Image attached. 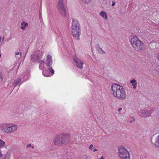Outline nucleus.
I'll return each instance as SVG.
<instances>
[{
    "label": "nucleus",
    "instance_id": "f8f14e48",
    "mask_svg": "<svg viewBox=\"0 0 159 159\" xmlns=\"http://www.w3.org/2000/svg\"><path fill=\"white\" fill-rule=\"evenodd\" d=\"M73 59L75 63L76 66L78 68L81 69L83 68L84 63L82 61L79 59L77 58L76 56L74 57Z\"/></svg>",
    "mask_w": 159,
    "mask_h": 159
},
{
    "label": "nucleus",
    "instance_id": "39448f33",
    "mask_svg": "<svg viewBox=\"0 0 159 159\" xmlns=\"http://www.w3.org/2000/svg\"><path fill=\"white\" fill-rule=\"evenodd\" d=\"M39 68L41 70H43L44 69L45 64L47 67H50L52 64V56L50 54H48L45 61L42 60L39 62Z\"/></svg>",
    "mask_w": 159,
    "mask_h": 159
},
{
    "label": "nucleus",
    "instance_id": "1a4fd4ad",
    "mask_svg": "<svg viewBox=\"0 0 159 159\" xmlns=\"http://www.w3.org/2000/svg\"><path fill=\"white\" fill-rule=\"evenodd\" d=\"M47 67V68L44 67L43 70H42L43 75L46 77L52 76L54 74V70L52 68L51 66L50 67Z\"/></svg>",
    "mask_w": 159,
    "mask_h": 159
},
{
    "label": "nucleus",
    "instance_id": "cd10ccee",
    "mask_svg": "<svg viewBox=\"0 0 159 159\" xmlns=\"http://www.w3.org/2000/svg\"><path fill=\"white\" fill-rule=\"evenodd\" d=\"M122 108H120L118 109L117 111H120L122 110Z\"/></svg>",
    "mask_w": 159,
    "mask_h": 159
},
{
    "label": "nucleus",
    "instance_id": "b1692460",
    "mask_svg": "<svg viewBox=\"0 0 159 159\" xmlns=\"http://www.w3.org/2000/svg\"><path fill=\"white\" fill-rule=\"evenodd\" d=\"M93 147V145L92 144L90 145V146L89 147V149L90 150H92V149H93L92 147Z\"/></svg>",
    "mask_w": 159,
    "mask_h": 159
},
{
    "label": "nucleus",
    "instance_id": "2eb2a0df",
    "mask_svg": "<svg viewBox=\"0 0 159 159\" xmlns=\"http://www.w3.org/2000/svg\"><path fill=\"white\" fill-rule=\"evenodd\" d=\"M99 15L104 19L107 20V16L105 12L102 11H101L99 13Z\"/></svg>",
    "mask_w": 159,
    "mask_h": 159
},
{
    "label": "nucleus",
    "instance_id": "423d86ee",
    "mask_svg": "<svg viewBox=\"0 0 159 159\" xmlns=\"http://www.w3.org/2000/svg\"><path fill=\"white\" fill-rule=\"evenodd\" d=\"M118 155L121 159H130L129 152L124 147L119 148Z\"/></svg>",
    "mask_w": 159,
    "mask_h": 159
},
{
    "label": "nucleus",
    "instance_id": "4be33fe9",
    "mask_svg": "<svg viewBox=\"0 0 159 159\" xmlns=\"http://www.w3.org/2000/svg\"><path fill=\"white\" fill-rule=\"evenodd\" d=\"M97 50L98 51H99V50H101V51H102V52H103V53H105V52L102 49V48H101L100 47H98L97 48Z\"/></svg>",
    "mask_w": 159,
    "mask_h": 159
},
{
    "label": "nucleus",
    "instance_id": "ddd939ff",
    "mask_svg": "<svg viewBox=\"0 0 159 159\" xmlns=\"http://www.w3.org/2000/svg\"><path fill=\"white\" fill-rule=\"evenodd\" d=\"M151 111L150 110L147 111L145 110H141L140 111V112L142 115V116L144 117H148L151 116Z\"/></svg>",
    "mask_w": 159,
    "mask_h": 159
},
{
    "label": "nucleus",
    "instance_id": "7c9ffc66",
    "mask_svg": "<svg viewBox=\"0 0 159 159\" xmlns=\"http://www.w3.org/2000/svg\"><path fill=\"white\" fill-rule=\"evenodd\" d=\"M31 148H32V149H33V148H34V147L33 146H32V145H31Z\"/></svg>",
    "mask_w": 159,
    "mask_h": 159
},
{
    "label": "nucleus",
    "instance_id": "a878e982",
    "mask_svg": "<svg viewBox=\"0 0 159 159\" xmlns=\"http://www.w3.org/2000/svg\"><path fill=\"white\" fill-rule=\"evenodd\" d=\"M130 118L133 121H135V119L134 117H130Z\"/></svg>",
    "mask_w": 159,
    "mask_h": 159
},
{
    "label": "nucleus",
    "instance_id": "f257e3e1",
    "mask_svg": "<svg viewBox=\"0 0 159 159\" xmlns=\"http://www.w3.org/2000/svg\"><path fill=\"white\" fill-rule=\"evenodd\" d=\"M111 92L113 96L119 100L126 99L127 94L125 89L122 86L118 84H112L111 88Z\"/></svg>",
    "mask_w": 159,
    "mask_h": 159
},
{
    "label": "nucleus",
    "instance_id": "c9c22d12",
    "mask_svg": "<svg viewBox=\"0 0 159 159\" xmlns=\"http://www.w3.org/2000/svg\"><path fill=\"white\" fill-rule=\"evenodd\" d=\"M1 37H0V40H1Z\"/></svg>",
    "mask_w": 159,
    "mask_h": 159
},
{
    "label": "nucleus",
    "instance_id": "f704fd0d",
    "mask_svg": "<svg viewBox=\"0 0 159 159\" xmlns=\"http://www.w3.org/2000/svg\"><path fill=\"white\" fill-rule=\"evenodd\" d=\"M1 55L0 54V57H1Z\"/></svg>",
    "mask_w": 159,
    "mask_h": 159
},
{
    "label": "nucleus",
    "instance_id": "2f4dec72",
    "mask_svg": "<svg viewBox=\"0 0 159 159\" xmlns=\"http://www.w3.org/2000/svg\"><path fill=\"white\" fill-rule=\"evenodd\" d=\"M114 5H115V3H114V2L112 3V6H114Z\"/></svg>",
    "mask_w": 159,
    "mask_h": 159
},
{
    "label": "nucleus",
    "instance_id": "6e6552de",
    "mask_svg": "<svg viewBox=\"0 0 159 159\" xmlns=\"http://www.w3.org/2000/svg\"><path fill=\"white\" fill-rule=\"evenodd\" d=\"M57 8L61 15L63 17H65L66 15V12L64 4L63 3V0H58Z\"/></svg>",
    "mask_w": 159,
    "mask_h": 159
},
{
    "label": "nucleus",
    "instance_id": "0eeeda50",
    "mask_svg": "<svg viewBox=\"0 0 159 159\" xmlns=\"http://www.w3.org/2000/svg\"><path fill=\"white\" fill-rule=\"evenodd\" d=\"M43 56V53L40 50L33 52L31 55V61L33 62H39Z\"/></svg>",
    "mask_w": 159,
    "mask_h": 159
},
{
    "label": "nucleus",
    "instance_id": "dca6fc26",
    "mask_svg": "<svg viewBox=\"0 0 159 159\" xmlns=\"http://www.w3.org/2000/svg\"><path fill=\"white\" fill-rule=\"evenodd\" d=\"M28 25V24L25 21H23L21 23L20 28L22 30H24L25 28Z\"/></svg>",
    "mask_w": 159,
    "mask_h": 159
},
{
    "label": "nucleus",
    "instance_id": "9d476101",
    "mask_svg": "<svg viewBox=\"0 0 159 159\" xmlns=\"http://www.w3.org/2000/svg\"><path fill=\"white\" fill-rule=\"evenodd\" d=\"M53 143L56 146H61L62 144L61 134H58L54 137L53 139Z\"/></svg>",
    "mask_w": 159,
    "mask_h": 159
},
{
    "label": "nucleus",
    "instance_id": "9b49d317",
    "mask_svg": "<svg viewBox=\"0 0 159 159\" xmlns=\"http://www.w3.org/2000/svg\"><path fill=\"white\" fill-rule=\"evenodd\" d=\"M62 144L68 143L70 139V136L69 134H61Z\"/></svg>",
    "mask_w": 159,
    "mask_h": 159
},
{
    "label": "nucleus",
    "instance_id": "f3484780",
    "mask_svg": "<svg viewBox=\"0 0 159 159\" xmlns=\"http://www.w3.org/2000/svg\"><path fill=\"white\" fill-rule=\"evenodd\" d=\"M130 83L132 84V85L134 89L136 88V86H137V83L135 79H133L130 81Z\"/></svg>",
    "mask_w": 159,
    "mask_h": 159
},
{
    "label": "nucleus",
    "instance_id": "473e14b6",
    "mask_svg": "<svg viewBox=\"0 0 159 159\" xmlns=\"http://www.w3.org/2000/svg\"><path fill=\"white\" fill-rule=\"evenodd\" d=\"M4 37H2V41H3L4 40Z\"/></svg>",
    "mask_w": 159,
    "mask_h": 159
},
{
    "label": "nucleus",
    "instance_id": "72a5a7b5",
    "mask_svg": "<svg viewBox=\"0 0 159 159\" xmlns=\"http://www.w3.org/2000/svg\"><path fill=\"white\" fill-rule=\"evenodd\" d=\"M133 121V120H130V121L129 122H130V123H131V122H132V121Z\"/></svg>",
    "mask_w": 159,
    "mask_h": 159
},
{
    "label": "nucleus",
    "instance_id": "6ab92c4d",
    "mask_svg": "<svg viewBox=\"0 0 159 159\" xmlns=\"http://www.w3.org/2000/svg\"><path fill=\"white\" fill-rule=\"evenodd\" d=\"M82 1L85 4H89L91 3L92 0H82Z\"/></svg>",
    "mask_w": 159,
    "mask_h": 159
},
{
    "label": "nucleus",
    "instance_id": "aec40b11",
    "mask_svg": "<svg viewBox=\"0 0 159 159\" xmlns=\"http://www.w3.org/2000/svg\"><path fill=\"white\" fill-rule=\"evenodd\" d=\"M4 144L5 142L2 139H0V148L2 147Z\"/></svg>",
    "mask_w": 159,
    "mask_h": 159
},
{
    "label": "nucleus",
    "instance_id": "393cba45",
    "mask_svg": "<svg viewBox=\"0 0 159 159\" xmlns=\"http://www.w3.org/2000/svg\"><path fill=\"white\" fill-rule=\"evenodd\" d=\"M31 144H27L26 146V147L27 148H29L30 147H31Z\"/></svg>",
    "mask_w": 159,
    "mask_h": 159
},
{
    "label": "nucleus",
    "instance_id": "20e7f679",
    "mask_svg": "<svg viewBox=\"0 0 159 159\" xmlns=\"http://www.w3.org/2000/svg\"><path fill=\"white\" fill-rule=\"evenodd\" d=\"M18 126L16 125L6 123L4 124L2 127V130L3 133L11 134L16 131Z\"/></svg>",
    "mask_w": 159,
    "mask_h": 159
},
{
    "label": "nucleus",
    "instance_id": "4468645a",
    "mask_svg": "<svg viewBox=\"0 0 159 159\" xmlns=\"http://www.w3.org/2000/svg\"><path fill=\"white\" fill-rule=\"evenodd\" d=\"M22 78H21L20 77H18L16 80H15L14 81V83L13 84V85L14 86V88H15L17 85H18L19 83L20 84H19V87L20 86V84H22V83L23 82H22V83H20V82L21 81V79H22Z\"/></svg>",
    "mask_w": 159,
    "mask_h": 159
},
{
    "label": "nucleus",
    "instance_id": "f03ea898",
    "mask_svg": "<svg viewBox=\"0 0 159 159\" xmlns=\"http://www.w3.org/2000/svg\"><path fill=\"white\" fill-rule=\"evenodd\" d=\"M72 22L71 26V31L74 38L76 40H79L81 35V30L80 25L78 20L72 18Z\"/></svg>",
    "mask_w": 159,
    "mask_h": 159
},
{
    "label": "nucleus",
    "instance_id": "c756f323",
    "mask_svg": "<svg viewBox=\"0 0 159 159\" xmlns=\"http://www.w3.org/2000/svg\"><path fill=\"white\" fill-rule=\"evenodd\" d=\"M100 159H104V158L103 156H102L100 158Z\"/></svg>",
    "mask_w": 159,
    "mask_h": 159
},
{
    "label": "nucleus",
    "instance_id": "a211bd4d",
    "mask_svg": "<svg viewBox=\"0 0 159 159\" xmlns=\"http://www.w3.org/2000/svg\"><path fill=\"white\" fill-rule=\"evenodd\" d=\"M155 144L156 146L159 147V135L156 138Z\"/></svg>",
    "mask_w": 159,
    "mask_h": 159
},
{
    "label": "nucleus",
    "instance_id": "5701e85b",
    "mask_svg": "<svg viewBox=\"0 0 159 159\" xmlns=\"http://www.w3.org/2000/svg\"><path fill=\"white\" fill-rule=\"evenodd\" d=\"M15 54L16 55H20V56H21V53H20L19 52H16Z\"/></svg>",
    "mask_w": 159,
    "mask_h": 159
},
{
    "label": "nucleus",
    "instance_id": "bb28decb",
    "mask_svg": "<svg viewBox=\"0 0 159 159\" xmlns=\"http://www.w3.org/2000/svg\"><path fill=\"white\" fill-rule=\"evenodd\" d=\"M93 151V152H95V151H98V150L95 149V148H93L92 150Z\"/></svg>",
    "mask_w": 159,
    "mask_h": 159
},
{
    "label": "nucleus",
    "instance_id": "412c9836",
    "mask_svg": "<svg viewBox=\"0 0 159 159\" xmlns=\"http://www.w3.org/2000/svg\"><path fill=\"white\" fill-rule=\"evenodd\" d=\"M3 78V76L2 73L0 72V82L2 81Z\"/></svg>",
    "mask_w": 159,
    "mask_h": 159
},
{
    "label": "nucleus",
    "instance_id": "7ed1b4c3",
    "mask_svg": "<svg viewBox=\"0 0 159 159\" xmlns=\"http://www.w3.org/2000/svg\"><path fill=\"white\" fill-rule=\"evenodd\" d=\"M131 44L134 49L137 51L142 50L144 47L143 42L139 40L138 37L134 36L131 39Z\"/></svg>",
    "mask_w": 159,
    "mask_h": 159
},
{
    "label": "nucleus",
    "instance_id": "c85d7f7f",
    "mask_svg": "<svg viewBox=\"0 0 159 159\" xmlns=\"http://www.w3.org/2000/svg\"><path fill=\"white\" fill-rule=\"evenodd\" d=\"M157 58L158 60H159V52L157 53Z\"/></svg>",
    "mask_w": 159,
    "mask_h": 159
}]
</instances>
